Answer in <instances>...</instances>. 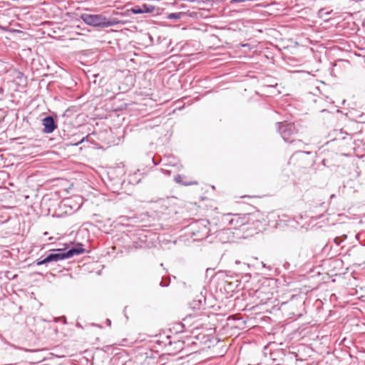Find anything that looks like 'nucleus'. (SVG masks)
<instances>
[{"instance_id": "nucleus-1", "label": "nucleus", "mask_w": 365, "mask_h": 365, "mask_svg": "<svg viewBox=\"0 0 365 365\" xmlns=\"http://www.w3.org/2000/svg\"><path fill=\"white\" fill-rule=\"evenodd\" d=\"M50 251L51 252L46 256V262H48V264L68 259L74 255H79L84 253L86 250L83 247V245L81 243H78L77 245L72 247L68 250L66 249L59 248L51 250Z\"/></svg>"}, {"instance_id": "nucleus-2", "label": "nucleus", "mask_w": 365, "mask_h": 365, "mask_svg": "<svg viewBox=\"0 0 365 365\" xmlns=\"http://www.w3.org/2000/svg\"><path fill=\"white\" fill-rule=\"evenodd\" d=\"M209 225L210 222L206 219L195 220L187 226V232L193 241H200L205 239L211 232Z\"/></svg>"}, {"instance_id": "nucleus-3", "label": "nucleus", "mask_w": 365, "mask_h": 365, "mask_svg": "<svg viewBox=\"0 0 365 365\" xmlns=\"http://www.w3.org/2000/svg\"><path fill=\"white\" fill-rule=\"evenodd\" d=\"M277 125L278 132L285 142L294 144L296 148H301L303 143L299 140H296L292 139V136L297 133V130L293 123L282 122L277 123Z\"/></svg>"}, {"instance_id": "nucleus-4", "label": "nucleus", "mask_w": 365, "mask_h": 365, "mask_svg": "<svg viewBox=\"0 0 365 365\" xmlns=\"http://www.w3.org/2000/svg\"><path fill=\"white\" fill-rule=\"evenodd\" d=\"M81 19L87 25L94 27L107 28L114 26L116 22L114 20L108 19L101 14H82Z\"/></svg>"}, {"instance_id": "nucleus-5", "label": "nucleus", "mask_w": 365, "mask_h": 365, "mask_svg": "<svg viewBox=\"0 0 365 365\" xmlns=\"http://www.w3.org/2000/svg\"><path fill=\"white\" fill-rule=\"evenodd\" d=\"M305 258L304 251L302 248L297 252L289 251L287 257L288 261H286L283 266L285 269H289L291 264H292L294 267H297Z\"/></svg>"}, {"instance_id": "nucleus-6", "label": "nucleus", "mask_w": 365, "mask_h": 365, "mask_svg": "<svg viewBox=\"0 0 365 365\" xmlns=\"http://www.w3.org/2000/svg\"><path fill=\"white\" fill-rule=\"evenodd\" d=\"M42 125H43V131L45 133H51L57 128L54 118L51 115H47L43 118Z\"/></svg>"}, {"instance_id": "nucleus-7", "label": "nucleus", "mask_w": 365, "mask_h": 365, "mask_svg": "<svg viewBox=\"0 0 365 365\" xmlns=\"http://www.w3.org/2000/svg\"><path fill=\"white\" fill-rule=\"evenodd\" d=\"M216 237L222 243H226L233 239V233L231 228L222 229L216 232Z\"/></svg>"}, {"instance_id": "nucleus-8", "label": "nucleus", "mask_w": 365, "mask_h": 365, "mask_svg": "<svg viewBox=\"0 0 365 365\" xmlns=\"http://www.w3.org/2000/svg\"><path fill=\"white\" fill-rule=\"evenodd\" d=\"M283 355V353L280 350H276L274 351H271L269 354L270 359L273 361V365H279L280 364L281 361L282 360V356Z\"/></svg>"}, {"instance_id": "nucleus-9", "label": "nucleus", "mask_w": 365, "mask_h": 365, "mask_svg": "<svg viewBox=\"0 0 365 365\" xmlns=\"http://www.w3.org/2000/svg\"><path fill=\"white\" fill-rule=\"evenodd\" d=\"M229 224L230 225H233L234 229H237L238 227L243 225L245 224V222L240 217L235 215L234 217H232L229 220Z\"/></svg>"}, {"instance_id": "nucleus-10", "label": "nucleus", "mask_w": 365, "mask_h": 365, "mask_svg": "<svg viewBox=\"0 0 365 365\" xmlns=\"http://www.w3.org/2000/svg\"><path fill=\"white\" fill-rule=\"evenodd\" d=\"M183 178H184V177L182 175H177L175 177L174 180L176 183L182 185H185V186L197 184V181H184Z\"/></svg>"}, {"instance_id": "nucleus-11", "label": "nucleus", "mask_w": 365, "mask_h": 365, "mask_svg": "<svg viewBox=\"0 0 365 365\" xmlns=\"http://www.w3.org/2000/svg\"><path fill=\"white\" fill-rule=\"evenodd\" d=\"M141 9L143 10V14L144 13H151L154 11L155 6L150 4H143L140 5Z\"/></svg>"}, {"instance_id": "nucleus-12", "label": "nucleus", "mask_w": 365, "mask_h": 365, "mask_svg": "<svg viewBox=\"0 0 365 365\" xmlns=\"http://www.w3.org/2000/svg\"><path fill=\"white\" fill-rule=\"evenodd\" d=\"M347 238V236L346 235H343L341 236H339V237H336L334 239V242L337 245V246H339L341 245V243L342 242H344V240H346Z\"/></svg>"}, {"instance_id": "nucleus-13", "label": "nucleus", "mask_w": 365, "mask_h": 365, "mask_svg": "<svg viewBox=\"0 0 365 365\" xmlns=\"http://www.w3.org/2000/svg\"><path fill=\"white\" fill-rule=\"evenodd\" d=\"M46 261V257H41L38 259H37L34 263L36 264V265H46L47 266L48 264V262H45Z\"/></svg>"}, {"instance_id": "nucleus-14", "label": "nucleus", "mask_w": 365, "mask_h": 365, "mask_svg": "<svg viewBox=\"0 0 365 365\" xmlns=\"http://www.w3.org/2000/svg\"><path fill=\"white\" fill-rule=\"evenodd\" d=\"M130 11L134 14H143V10L141 9V6L140 5H137V6H133L131 9H130Z\"/></svg>"}, {"instance_id": "nucleus-15", "label": "nucleus", "mask_w": 365, "mask_h": 365, "mask_svg": "<svg viewBox=\"0 0 365 365\" xmlns=\"http://www.w3.org/2000/svg\"><path fill=\"white\" fill-rule=\"evenodd\" d=\"M181 15V13H171L168 16V19L173 20L179 19Z\"/></svg>"}, {"instance_id": "nucleus-16", "label": "nucleus", "mask_w": 365, "mask_h": 365, "mask_svg": "<svg viewBox=\"0 0 365 365\" xmlns=\"http://www.w3.org/2000/svg\"><path fill=\"white\" fill-rule=\"evenodd\" d=\"M356 121L359 123H365V114L362 113L356 118Z\"/></svg>"}, {"instance_id": "nucleus-17", "label": "nucleus", "mask_w": 365, "mask_h": 365, "mask_svg": "<svg viewBox=\"0 0 365 365\" xmlns=\"http://www.w3.org/2000/svg\"><path fill=\"white\" fill-rule=\"evenodd\" d=\"M85 141H89V135L82 138L79 141H78L77 143H73V145H78L79 144L85 142Z\"/></svg>"}, {"instance_id": "nucleus-18", "label": "nucleus", "mask_w": 365, "mask_h": 365, "mask_svg": "<svg viewBox=\"0 0 365 365\" xmlns=\"http://www.w3.org/2000/svg\"><path fill=\"white\" fill-rule=\"evenodd\" d=\"M170 284V279H162L160 283V285L161 287H168Z\"/></svg>"}, {"instance_id": "nucleus-19", "label": "nucleus", "mask_w": 365, "mask_h": 365, "mask_svg": "<svg viewBox=\"0 0 365 365\" xmlns=\"http://www.w3.org/2000/svg\"><path fill=\"white\" fill-rule=\"evenodd\" d=\"M171 158H172L173 160H175V162H172V160H170V161H169V158H164V159L163 160V161H166V162H165V163H164V164H165V165H167V164H169V163H170V164H171V165H173V166H174V165H176V160H175V159L174 158H173V157H171Z\"/></svg>"}, {"instance_id": "nucleus-20", "label": "nucleus", "mask_w": 365, "mask_h": 365, "mask_svg": "<svg viewBox=\"0 0 365 365\" xmlns=\"http://www.w3.org/2000/svg\"><path fill=\"white\" fill-rule=\"evenodd\" d=\"M193 303H194V305H193L194 308L200 309V306H201V304H202V300H201V299H200V300H198L197 302L194 301V302H193Z\"/></svg>"}, {"instance_id": "nucleus-21", "label": "nucleus", "mask_w": 365, "mask_h": 365, "mask_svg": "<svg viewBox=\"0 0 365 365\" xmlns=\"http://www.w3.org/2000/svg\"><path fill=\"white\" fill-rule=\"evenodd\" d=\"M58 320H62L63 324L66 323V319L65 317H62L61 318H56L55 321L58 322Z\"/></svg>"}, {"instance_id": "nucleus-22", "label": "nucleus", "mask_w": 365, "mask_h": 365, "mask_svg": "<svg viewBox=\"0 0 365 365\" xmlns=\"http://www.w3.org/2000/svg\"><path fill=\"white\" fill-rule=\"evenodd\" d=\"M106 324L109 327L111 325V321L109 319H106Z\"/></svg>"}, {"instance_id": "nucleus-23", "label": "nucleus", "mask_w": 365, "mask_h": 365, "mask_svg": "<svg viewBox=\"0 0 365 365\" xmlns=\"http://www.w3.org/2000/svg\"><path fill=\"white\" fill-rule=\"evenodd\" d=\"M167 340L168 341V342H165V346H167V345H171V341L169 339L168 337H167Z\"/></svg>"}, {"instance_id": "nucleus-24", "label": "nucleus", "mask_w": 365, "mask_h": 365, "mask_svg": "<svg viewBox=\"0 0 365 365\" xmlns=\"http://www.w3.org/2000/svg\"><path fill=\"white\" fill-rule=\"evenodd\" d=\"M319 205H320L322 207H323V211H324H324H326V207H324V202H322L319 203Z\"/></svg>"}, {"instance_id": "nucleus-25", "label": "nucleus", "mask_w": 365, "mask_h": 365, "mask_svg": "<svg viewBox=\"0 0 365 365\" xmlns=\"http://www.w3.org/2000/svg\"><path fill=\"white\" fill-rule=\"evenodd\" d=\"M266 269H267L269 271H272L273 270L272 267L270 266V265H268V266L267 265V268Z\"/></svg>"}, {"instance_id": "nucleus-26", "label": "nucleus", "mask_w": 365, "mask_h": 365, "mask_svg": "<svg viewBox=\"0 0 365 365\" xmlns=\"http://www.w3.org/2000/svg\"><path fill=\"white\" fill-rule=\"evenodd\" d=\"M152 161H153V163L155 165H158V162H156V161H155V158H152Z\"/></svg>"}, {"instance_id": "nucleus-27", "label": "nucleus", "mask_w": 365, "mask_h": 365, "mask_svg": "<svg viewBox=\"0 0 365 365\" xmlns=\"http://www.w3.org/2000/svg\"><path fill=\"white\" fill-rule=\"evenodd\" d=\"M163 172L167 175H170V171L169 170H163Z\"/></svg>"}, {"instance_id": "nucleus-28", "label": "nucleus", "mask_w": 365, "mask_h": 365, "mask_svg": "<svg viewBox=\"0 0 365 365\" xmlns=\"http://www.w3.org/2000/svg\"><path fill=\"white\" fill-rule=\"evenodd\" d=\"M262 265L264 268H267V264L262 262Z\"/></svg>"}, {"instance_id": "nucleus-29", "label": "nucleus", "mask_w": 365, "mask_h": 365, "mask_svg": "<svg viewBox=\"0 0 365 365\" xmlns=\"http://www.w3.org/2000/svg\"><path fill=\"white\" fill-rule=\"evenodd\" d=\"M135 247H143V245H135Z\"/></svg>"}, {"instance_id": "nucleus-30", "label": "nucleus", "mask_w": 365, "mask_h": 365, "mask_svg": "<svg viewBox=\"0 0 365 365\" xmlns=\"http://www.w3.org/2000/svg\"><path fill=\"white\" fill-rule=\"evenodd\" d=\"M339 133L341 135H342V134H343L342 130H340L339 131Z\"/></svg>"}, {"instance_id": "nucleus-31", "label": "nucleus", "mask_w": 365, "mask_h": 365, "mask_svg": "<svg viewBox=\"0 0 365 365\" xmlns=\"http://www.w3.org/2000/svg\"><path fill=\"white\" fill-rule=\"evenodd\" d=\"M76 326L78 327H81V324L79 323H78Z\"/></svg>"}]
</instances>
